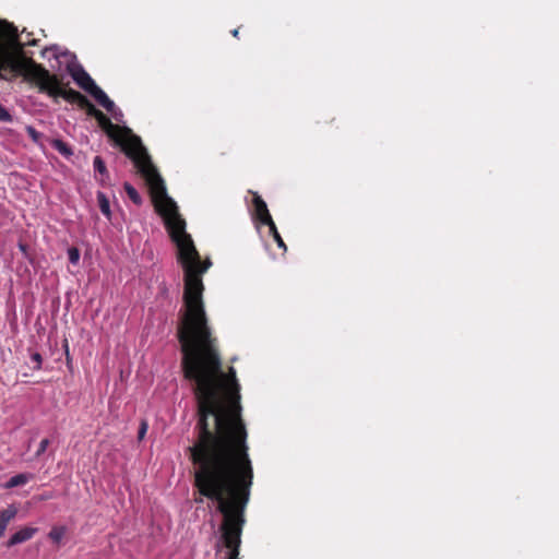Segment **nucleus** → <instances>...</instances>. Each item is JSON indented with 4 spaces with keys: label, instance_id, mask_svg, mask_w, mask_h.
<instances>
[{
    "label": "nucleus",
    "instance_id": "obj_24",
    "mask_svg": "<svg viewBox=\"0 0 559 559\" xmlns=\"http://www.w3.org/2000/svg\"><path fill=\"white\" fill-rule=\"evenodd\" d=\"M108 112L114 117L115 120H117V121H121L122 120L123 114L116 106L114 108V111H108Z\"/></svg>",
    "mask_w": 559,
    "mask_h": 559
},
{
    "label": "nucleus",
    "instance_id": "obj_19",
    "mask_svg": "<svg viewBox=\"0 0 559 559\" xmlns=\"http://www.w3.org/2000/svg\"><path fill=\"white\" fill-rule=\"evenodd\" d=\"M68 255H69V261L72 264H76L80 260V251L74 247L69 249Z\"/></svg>",
    "mask_w": 559,
    "mask_h": 559
},
{
    "label": "nucleus",
    "instance_id": "obj_20",
    "mask_svg": "<svg viewBox=\"0 0 559 559\" xmlns=\"http://www.w3.org/2000/svg\"><path fill=\"white\" fill-rule=\"evenodd\" d=\"M49 443H50L49 439H43L39 443V447H38L36 453H35V457H39L40 455H43L45 453V451L47 450Z\"/></svg>",
    "mask_w": 559,
    "mask_h": 559
},
{
    "label": "nucleus",
    "instance_id": "obj_28",
    "mask_svg": "<svg viewBox=\"0 0 559 559\" xmlns=\"http://www.w3.org/2000/svg\"><path fill=\"white\" fill-rule=\"evenodd\" d=\"M231 35L236 38H238V35H239V28H235L231 31Z\"/></svg>",
    "mask_w": 559,
    "mask_h": 559
},
{
    "label": "nucleus",
    "instance_id": "obj_21",
    "mask_svg": "<svg viewBox=\"0 0 559 559\" xmlns=\"http://www.w3.org/2000/svg\"><path fill=\"white\" fill-rule=\"evenodd\" d=\"M0 121L11 122L12 116L11 114L0 104Z\"/></svg>",
    "mask_w": 559,
    "mask_h": 559
},
{
    "label": "nucleus",
    "instance_id": "obj_11",
    "mask_svg": "<svg viewBox=\"0 0 559 559\" xmlns=\"http://www.w3.org/2000/svg\"><path fill=\"white\" fill-rule=\"evenodd\" d=\"M93 166L95 169V173L99 175V177L96 175L95 178L97 181L100 182V185L105 186L107 185V180L109 179V174L106 167V164L104 159L100 156H95L93 160Z\"/></svg>",
    "mask_w": 559,
    "mask_h": 559
},
{
    "label": "nucleus",
    "instance_id": "obj_29",
    "mask_svg": "<svg viewBox=\"0 0 559 559\" xmlns=\"http://www.w3.org/2000/svg\"><path fill=\"white\" fill-rule=\"evenodd\" d=\"M19 247H20V249H21L23 252H25V251H26V246H25V245L20 243V245H19Z\"/></svg>",
    "mask_w": 559,
    "mask_h": 559
},
{
    "label": "nucleus",
    "instance_id": "obj_25",
    "mask_svg": "<svg viewBox=\"0 0 559 559\" xmlns=\"http://www.w3.org/2000/svg\"><path fill=\"white\" fill-rule=\"evenodd\" d=\"M146 431H147V424L145 421H142L139 432H138L139 440H142L144 438Z\"/></svg>",
    "mask_w": 559,
    "mask_h": 559
},
{
    "label": "nucleus",
    "instance_id": "obj_8",
    "mask_svg": "<svg viewBox=\"0 0 559 559\" xmlns=\"http://www.w3.org/2000/svg\"><path fill=\"white\" fill-rule=\"evenodd\" d=\"M71 75L73 80L76 82V84L87 93H90V91L95 85H97L91 78V75L82 68L78 71L72 72Z\"/></svg>",
    "mask_w": 559,
    "mask_h": 559
},
{
    "label": "nucleus",
    "instance_id": "obj_14",
    "mask_svg": "<svg viewBox=\"0 0 559 559\" xmlns=\"http://www.w3.org/2000/svg\"><path fill=\"white\" fill-rule=\"evenodd\" d=\"M123 189L129 197V199L135 204L141 205L143 200L140 193L136 191V189L129 182H124Z\"/></svg>",
    "mask_w": 559,
    "mask_h": 559
},
{
    "label": "nucleus",
    "instance_id": "obj_23",
    "mask_svg": "<svg viewBox=\"0 0 559 559\" xmlns=\"http://www.w3.org/2000/svg\"><path fill=\"white\" fill-rule=\"evenodd\" d=\"M3 24H4L5 28H7L8 34L10 36L16 38L17 37V29H16V27L13 24H10V23H8L5 21L3 22Z\"/></svg>",
    "mask_w": 559,
    "mask_h": 559
},
{
    "label": "nucleus",
    "instance_id": "obj_15",
    "mask_svg": "<svg viewBox=\"0 0 559 559\" xmlns=\"http://www.w3.org/2000/svg\"><path fill=\"white\" fill-rule=\"evenodd\" d=\"M97 201L99 205L100 212L107 217L110 218L111 212H110V204L109 200L103 192H97Z\"/></svg>",
    "mask_w": 559,
    "mask_h": 559
},
{
    "label": "nucleus",
    "instance_id": "obj_4",
    "mask_svg": "<svg viewBox=\"0 0 559 559\" xmlns=\"http://www.w3.org/2000/svg\"><path fill=\"white\" fill-rule=\"evenodd\" d=\"M15 70L25 81L36 84L40 92L47 93L51 97H62L79 107L86 102V96L75 90L63 88L57 75L50 74L41 64L25 57L22 47L19 50V67H15Z\"/></svg>",
    "mask_w": 559,
    "mask_h": 559
},
{
    "label": "nucleus",
    "instance_id": "obj_9",
    "mask_svg": "<svg viewBox=\"0 0 559 559\" xmlns=\"http://www.w3.org/2000/svg\"><path fill=\"white\" fill-rule=\"evenodd\" d=\"M88 94L92 97H94V99L107 111H114L115 103L107 96V94L98 85H95Z\"/></svg>",
    "mask_w": 559,
    "mask_h": 559
},
{
    "label": "nucleus",
    "instance_id": "obj_17",
    "mask_svg": "<svg viewBox=\"0 0 559 559\" xmlns=\"http://www.w3.org/2000/svg\"><path fill=\"white\" fill-rule=\"evenodd\" d=\"M266 226H269L270 234L272 235V237L276 241L277 246L286 251V249H287L286 245H285L283 238L281 237L274 221L272 223L267 224Z\"/></svg>",
    "mask_w": 559,
    "mask_h": 559
},
{
    "label": "nucleus",
    "instance_id": "obj_2",
    "mask_svg": "<svg viewBox=\"0 0 559 559\" xmlns=\"http://www.w3.org/2000/svg\"><path fill=\"white\" fill-rule=\"evenodd\" d=\"M197 438L188 448L193 487L200 498L216 502L223 520L219 532L228 549L226 559H238L246 509L253 485V466L241 412L197 416Z\"/></svg>",
    "mask_w": 559,
    "mask_h": 559
},
{
    "label": "nucleus",
    "instance_id": "obj_5",
    "mask_svg": "<svg viewBox=\"0 0 559 559\" xmlns=\"http://www.w3.org/2000/svg\"><path fill=\"white\" fill-rule=\"evenodd\" d=\"M15 67H19V53L15 55L9 51L1 43H0V80H8L5 75L7 71L13 73V76H17V71Z\"/></svg>",
    "mask_w": 559,
    "mask_h": 559
},
{
    "label": "nucleus",
    "instance_id": "obj_26",
    "mask_svg": "<svg viewBox=\"0 0 559 559\" xmlns=\"http://www.w3.org/2000/svg\"><path fill=\"white\" fill-rule=\"evenodd\" d=\"M27 131H28V134H29L33 139H35V140L37 139L38 133H37V131H36L34 128L28 127V128H27Z\"/></svg>",
    "mask_w": 559,
    "mask_h": 559
},
{
    "label": "nucleus",
    "instance_id": "obj_3",
    "mask_svg": "<svg viewBox=\"0 0 559 559\" xmlns=\"http://www.w3.org/2000/svg\"><path fill=\"white\" fill-rule=\"evenodd\" d=\"M95 119L108 138L133 162L146 185L160 176L140 136L133 134L131 129L114 124L103 111Z\"/></svg>",
    "mask_w": 559,
    "mask_h": 559
},
{
    "label": "nucleus",
    "instance_id": "obj_12",
    "mask_svg": "<svg viewBox=\"0 0 559 559\" xmlns=\"http://www.w3.org/2000/svg\"><path fill=\"white\" fill-rule=\"evenodd\" d=\"M34 478L33 474L29 473H21L12 476L4 485L7 489L14 488L17 486L25 485L29 480Z\"/></svg>",
    "mask_w": 559,
    "mask_h": 559
},
{
    "label": "nucleus",
    "instance_id": "obj_18",
    "mask_svg": "<svg viewBox=\"0 0 559 559\" xmlns=\"http://www.w3.org/2000/svg\"><path fill=\"white\" fill-rule=\"evenodd\" d=\"M80 108L85 109L86 114L94 118L100 112L87 98L86 102L81 104Z\"/></svg>",
    "mask_w": 559,
    "mask_h": 559
},
{
    "label": "nucleus",
    "instance_id": "obj_10",
    "mask_svg": "<svg viewBox=\"0 0 559 559\" xmlns=\"http://www.w3.org/2000/svg\"><path fill=\"white\" fill-rule=\"evenodd\" d=\"M16 513L17 509L14 506L0 510V538L4 536L8 524L16 516Z\"/></svg>",
    "mask_w": 559,
    "mask_h": 559
},
{
    "label": "nucleus",
    "instance_id": "obj_6",
    "mask_svg": "<svg viewBox=\"0 0 559 559\" xmlns=\"http://www.w3.org/2000/svg\"><path fill=\"white\" fill-rule=\"evenodd\" d=\"M252 194V216L262 225H267L273 222V218L269 212L265 201L261 198L258 192L250 191Z\"/></svg>",
    "mask_w": 559,
    "mask_h": 559
},
{
    "label": "nucleus",
    "instance_id": "obj_1",
    "mask_svg": "<svg viewBox=\"0 0 559 559\" xmlns=\"http://www.w3.org/2000/svg\"><path fill=\"white\" fill-rule=\"evenodd\" d=\"M154 209L162 216L171 241L177 247V260L183 269V311L178 324V341L182 354L185 379L192 382L197 416L241 412L240 384L234 367L223 370L218 341L212 335L206 317L202 275L211 261L201 260L192 237L186 231V221L176 202L167 194L162 176L147 183Z\"/></svg>",
    "mask_w": 559,
    "mask_h": 559
},
{
    "label": "nucleus",
    "instance_id": "obj_13",
    "mask_svg": "<svg viewBox=\"0 0 559 559\" xmlns=\"http://www.w3.org/2000/svg\"><path fill=\"white\" fill-rule=\"evenodd\" d=\"M51 145L64 157H70L71 155H73L72 148L60 139L52 140Z\"/></svg>",
    "mask_w": 559,
    "mask_h": 559
},
{
    "label": "nucleus",
    "instance_id": "obj_7",
    "mask_svg": "<svg viewBox=\"0 0 559 559\" xmlns=\"http://www.w3.org/2000/svg\"><path fill=\"white\" fill-rule=\"evenodd\" d=\"M37 527H23L10 537V539L7 543V546L13 547L17 544H22L24 542L29 540L37 533Z\"/></svg>",
    "mask_w": 559,
    "mask_h": 559
},
{
    "label": "nucleus",
    "instance_id": "obj_27",
    "mask_svg": "<svg viewBox=\"0 0 559 559\" xmlns=\"http://www.w3.org/2000/svg\"><path fill=\"white\" fill-rule=\"evenodd\" d=\"M53 498V495L51 492H46L44 495L40 496V500H49V499H52Z\"/></svg>",
    "mask_w": 559,
    "mask_h": 559
},
{
    "label": "nucleus",
    "instance_id": "obj_22",
    "mask_svg": "<svg viewBox=\"0 0 559 559\" xmlns=\"http://www.w3.org/2000/svg\"><path fill=\"white\" fill-rule=\"evenodd\" d=\"M31 359L33 362H35L34 369L39 370L41 368L43 358L39 353H33L31 355Z\"/></svg>",
    "mask_w": 559,
    "mask_h": 559
},
{
    "label": "nucleus",
    "instance_id": "obj_16",
    "mask_svg": "<svg viewBox=\"0 0 559 559\" xmlns=\"http://www.w3.org/2000/svg\"><path fill=\"white\" fill-rule=\"evenodd\" d=\"M66 533H67L66 526H53L50 530L48 536L53 543L59 544L61 542V539L64 537Z\"/></svg>",
    "mask_w": 559,
    "mask_h": 559
}]
</instances>
